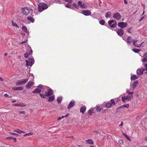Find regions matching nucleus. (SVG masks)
I'll return each mask as SVG.
<instances>
[{
    "mask_svg": "<svg viewBox=\"0 0 147 147\" xmlns=\"http://www.w3.org/2000/svg\"><path fill=\"white\" fill-rule=\"evenodd\" d=\"M14 105L16 106L24 107L26 105L25 104L22 103L19 104H15Z\"/></svg>",
    "mask_w": 147,
    "mask_h": 147,
    "instance_id": "obj_23",
    "label": "nucleus"
},
{
    "mask_svg": "<svg viewBox=\"0 0 147 147\" xmlns=\"http://www.w3.org/2000/svg\"><path fill=\"white\" fill-rule=\"evenodd\" d=\"M34 84V82L32 81H29L26 85V88L29 89Z\"/></svg>",
    "mask_w": 147,
    "mask_h": 147,
    "instance_id": "obj_12",
    "label": "nucleus"
},
{
    "mask_svg": "<svg viewBox=\"0 0 147 147\" xmlns=\"http://www.w3.org/2000/svg\"><path fill=\"white\" fill-rule=\"evenodd\" d=\"M28 80V78L22 81H19L16 82V86H18L20 85L24 84H26V82H27Z\"/></svg>",
    "mask_w": 147,
    "mask_h": 147,
    "instance_id": "obj_7",
    "label": "nucleus"
},
{
    "mask_svg": "<svg viewBox=\"0 0 147 147\" xmlns=\"http://www.w3.org/2000/svg\"><path fill=\"white\" fill-rule=\"evenodd\" d=\"M111 15V13L110 11L107 12L105 14V17L106 18H110Z\"/></svg>",
    "mask_w": 147,
    "mask_h": 147,
    "instance_id": "obj_22",
    "label": "nucleus"
},
{
    "mask_svg": "<svg viewBox=\"0 0 147 147\" xmlns=\"http://www.w3.org/2000/svg\"><path fill=\"white\" fill-rule=\"evenodd\" d=\"M27 19L29 21H30L32 23H33L34 21V19L33 17H28L27 18Z\"/></svg>",
    "mask_w": 147,
    "mask_h": 147,
    "instance_id": "obj_28",
    "label": "nucleus"
},
{
    "mask_svg": "<svg viewBox=\"0 0 147 147\" xmlns=\"http://www.w3.org/2000/svg\"><path fill=\"white\" fill-rule=\"evenodd\" d=\"M138 78L139 77L138 76L135 75H133L131 77V80H135Z\"/></svg>",
    "mask_w": 147,
    "mask_h": 147,
    "instance_id": "obj_21",
    "label": "nucleus"
},
{
    "mask_svg": "<svg viewBox=\"0 0 147 147\" xmlns=\"http://www.w3.org/2000/svg\"><path fill=\"white\" fill-rule=\"evenodd\" d=\"M121 17V16L119 13H114L113 16V18L114 19L117 20H119L120 19Z\"/></svg>",
    "mask_w": 147,
    "mask_h": 147,
    "instance_id": "obj_11",
    "label": "nucleus"
},
{
    "mask_svg": "<svg viewBox=\"0 0 147 147\" xmlns=\"http://www.w3.org/2000/svg\"><path fill=\"white\" fill-rule=\"evenodd\" d=\"M11 134H12V135H16V136H18V134H17L15 133H11Z\"/></svg>",
    "mask_w": 147,
    "mask_h": 147,
    "instance_id": "obj_56",
    "label": "nucleus"
},
{
    "mask_svg": "<svg viewBox=\"0 0 147 147\" xmlns=\"http://www.w3.org/2000/svg\"><path fill=\"white\" fill-rule=\"evenodd\" d=\"M47 88H48L47 86H43L41 84L39 85L38 86L37 88L33 91L32 93L34 94L40 93L44 91Z\"/></svg>",
    "mask_w": 147,
    "mask_h": 147,
    "instance_id": "obj_2",
    "label": "nucleus"
},
{
    "mask_svg": "<svg viewBox=\"0 0 147 147\" xmlns=\"http://www.w3.org/2000/svg\"><path fill=\"white\" fill-rule=\"evenodd\" d=\"M99 22L100 24L102 25H104L105 23V22L104 20H101L99 21Z\"/></svg>",
    "mask_w": 147,
    "mask_h": 147,
    "instance_id": "obj_41",
    "label": "nucleus"
},
{
    "mask_svg": "<svg viewBox=\"0 0 147 147\" xmlns=\"http://www.w3.org/2000/svg\"><path fill=\"white\" fill-rule=\"evenodd\" d=\"M111 103V105H115V102L113 100V99H112L110 100Z\"/></svg>",
    "mask_w": 147,
    "mask_h": 147,
    "instance_id": "obj_44",
    "label": "nucleus"
},
{
    "mask_svg": "<svg viewBox=\"0 0 147 147\" xmlns=\"http://www.w3.org/2000/svg\"><path fill=\"white\" fill-rule=\"evenodd\" d=\"M24 89V88L22 87H14L12 88V89L14 90H20L21 91L23 90Z\"/></svg>",
    "mask_w": 147,
    "mask_h": 147,
    "instance_id": "obj_17",
    "label": "nucleus"
},
{
    "mask_svg": "<svg viewBox=\"0 0 147 147\" xmlns=\"http://www.w3.org/2000/svg\"><path fill=\"white\" fill-rule=\"evenodd\" d=\"M132 29V28L130 27L127 30V31L129 33H131V30Z\"/></svg>",
    "mask_w": 147,
    "mask_h": 147,
    "instance_id": "obj_48",
    "label": "nucleus"
},
{
    "mask_svg": "<svg viewBox=\"0 0 147 147\" xmlns=\"http://www.w3.org/2000/svg\"><path fill=\"white\" fill-rule=\"evenodd\" d=\"M122 100L124 102H125V101L127 100L126 99V97L125 96H123L122 97Z\"/></svg>",
    "mask_w": 147,
    "mask_h": 147,
    "instance_id": "obj_46",
    "label": "nucleus"
},
{
    "mask_svg": "<svg viewBox=\"0 0 147 147\" xmlns=\"http://www.w3.org/2000/svg\"><path fill=\"white\" fill-rule=\"evenodd\" d=\"M127 92L129 94H132L134 93V92H131L129 90L127 91Z\"/></svg>",
    "mask_w": 147,
    "mask_h": 147,
    "instance_id": "obj_47",
    "label": "nucleus"
},
{
    "mask_svg": "<svg viewBox=\"0 0 147 147\" xmlns=\"http://www.w3.org/2000/svg\"><path fill=\"white\" fill-rule=\"evenodd\" d=\"M13 139L15 141H16V138L13 137Z\"/></svg>",
    "mask_w": 147,
    "mask_h": 147,
    "instance_id": "obj_64",
    "label": "nucleus"
},
{
    "mask_svg": "<svg viewBox=\"0 0 147 147\" xmlns=\"http://www.w3.org/2000/svg\"><path fill=\"white\" fill-rule=\"evenodd\" d=\"M4 96L5 97H7L9 96V95L7 94H4Z\"/></svg>",
    "mask_w": 147,
    "mask_h": 147,
    "instance_id": "obj_54",
    "label": "nucleus"
},
{
    "mask_svg": "<svg viewBox=\"0 0 147 147\" xmlns=\"http://www.w3.org/2000/svg\"><path fill=\"white\" fill-rule=\"evenodd\" d=\"M27 42V40H26V41H23V42H21V44H23V43H26Z\"/></svg>",
    "mask_w": 147,
    "mask_h": 147,
    "instance_id": "obj_55",
    "label": "nucleus"
},
{
    "mask_svg": "<svg viewBox=\"0 0 147 147\" xmlns=\"http://www.w3.org/2000/svg\"><path fill=\"white\" fill-rule=\"evenodd\" d=\"M117 32L118 35L121 36L123 35L124 32L122 29H119L117 30Z\"/></svg>",
    "mask_w": 147,
    "mask_h": 147,
    "instance_id": "obj_14",
    "label": "nucleus"
},
{
    "mask_svg": "<svg viewBox=\"0 0 147 147\" xmlns=\"http://www.w3.org/2000/svg\"><path fill=\"white\" fill-rule=\"evenodd\" d=\"M145 66L146 68V70L147 71V63H146L145 65Z\"/></svg>",
    "mask_w": 147,
    "mask_h": 147,
    "instance_id": "obj_59",
    "label": "nucleus"
},
{
    "mask_svg": "<svg viewBox=\"0 0 147 147\" xmlns=\"http://www.w3.org/2000/svg\"><path fill=\"white\" fill-rule=\"evenodd\" d=\"M96 110L97 112H100L101 110V109L100 106H96Z\"/></svg>",
    "mask_w": 147,
    "mask_h": 147,
    "instance_id": "obj_35",
    "label": "nucleus"
},
{
    "mask_svg": "<svg viewBox=\"0 0 147 147\" xmlns=\"http://www.w3.org/2000/svg\"><path fill=\"white\" fill-rule=\"evenodd\" d=\"M132 37L130 36H128L126 42L128 44L131 43L132 41Z\"/></svg>",
    "mask_w": 147,
    "mask_h": 147,
    "instance_id": "obj_19",
    "label": "nucleus"
},
{
    "mask_svg": "<svg viewBox=\"0 0 147 147\" xmlns=\"http://www.w3.org/2000/svg\"><path fill=\"white\" fill-rule=\"evenodd\" d=\"M112 105L111 103H108L106 105V107L107 108H110L111 107Z\"/></svg>",
    "mask_w": 147,
    "mask_h": 147,
    "instance_id": "obj_37",
    "label": "nucleus"
},
{
    "mask_svg": "<svg viewBox=\"0 0 147 147\" xmlns=\"http://www.w3.org/2000/svg\"><path fill=\"white\" fill-rule=\"evenodd\" d=\"M54 96H50L48 98V101L49 102L52 101L54 99Z\"/></svg>",
    "mask_w": 147,
    "mask_h": 147,
    "instance_id": "obj_30",
    "label": "nucleus"
},
{
    "mask_svg": "<svg viewBox=\"0 0 147 147\" xmlns=\"http://www.w3.org/2000/svg\"><path fill=\"white\" fill-rule=\"evenodd\" d=\"M129 104H126L125 105H123L120 106L117 108V110H119L120 109L122 108L123 107H126L127 108H129Z\"/></svg>",
    "mask_w": 147,
    "mask_h": 147,
    "instance_id": "obj_18",
    "label": "nucleus"
},
{
    "mask_svg": "<svg viewBox=\"0 0 147 147\" xmlns=\"http://www.w3.org/2000/svg\"><path fill=\"white\" fill-rule=\"evenodd\" d=\"M62 100V97H58L57 98V102L58 103H60Z\"/></svg>",
    "mask_w": 147,
    "mask_h": 147,
    "instance_id": "obj_29",
    "label": "nucleus"
},
{
    "mask_svg": "<svg viewBox=\"0 0 147 147\" xmlns=\"http://www.w3.org/2000/svg\"><path fill=\"white\" fill-rule=\"evenodd\" d=\"M32 49H31L30 51V53H31V54H32Z\"/></svg>",
    "mask_w": 147,
    "mask_h": 147,
    "instance_id": "obj_62",
    "label": "nucleus"
},
{
    "mask_svg": "<svg viewBox=\"0 0 147 147\" xmlns=\"http://www.w3.org/2000/svg\"><path fill=\"white\" fill-rule=\"evenodd\" d=\"M13 131L16 132L18 133H19L20 134H21L22 133H24V132L22 131L21 130L19 129H17L16 130H14Z\"/></svg>",
    "mask_w": 147,
    "mask_h": 147,
    "instance_id": "obj_31",
    "label": "nucleus"
},
{
    "mask_svg": "<svg viewBox=\"0 0 147 147\" xmlns=\"http://www.w3.org/2000/svg\"><path fill=\"white\" fill-rule=\"evenodd\" d=\"M127 23L123 22H119L117 24V26L121 28H124L127 26Z\"/></svg>",
    "mask_w": 147,
    "mask_h": 147,
    "instance_id": "obj_8",
    "label": "nucleus"
},
{
    "mask_svg": "<svg viewBox=\"0 0 147 147\" xmlns=\"http://www.w3.org/2000/svg\"><path fill=\"white\" fill-rule=\"evenodd\" d=\"M126 97V99L127 100L129 101H131V99L132 98L133 96L132 95H128Z\"/></svg>",
    "mask_w": 147,
    "mask_h": 147,
    "instance_id": "obj_27",
    "label": "nucleus"
},
{
    "mask_svg": "<svg viewBox=\"0 0 147 147\" xmlns=\"http://www.w3.org/2000/svg\"><path fill=\"white\" fill-rule=\"evenodd\" d=\"M132 50L135 53H138L140 51V49L134 48L132 49Z\"/></svg>",
    "mask_w": 147,
    "mask_h": 147,
    "instance_id": "obj_34",
    "label": "nucleus"
},
{
    "mask_svg": "<svg viewBox=\"0 0 147 147\" xmlns=\"http://www.w3.org/2000/svg\"><path fill=\"white\" fill-rule=\"evenodd\" d=\"M138 84V82L137 80L135 81L133 83L132 87L133 89H134L137 85Z\"/></svg>",
    "mask_w": 147,
    "mask_h": 147,
    "instance_id": "obj_24",
    "label": "nucleus"
},
{
    "mask_svg": "<svg viewBox=\"0 0 147 147\" xmlns=\"http://www.w3.org/2000/svg\"><path fill=\"white\" fill-rule=\"evenodd\" d=\"M86 142L89 144H93V142L91 139H89L86 141Z\"/></svg>",
    "mask_w": 147,
    "mask_h": 147,
    "instance_id": "obj_33",
    "label": "nucleus"
},
{
    "mask_svg": "<svg viewBox=\"0 0 147 147\" xmlns=\"http://www.w3.org/2000/svg\"><path fill=\"white\" fill-rule=\"evenodd\" d=\"M0 81H3V79L1 77H0Z\"/></svg>",
    "mask_w": 147,
    "mask_h": 147,
    "instance_id": "obj_58",
    "label": "nucleus"
},
{
    "mask_svg": "<svg viewBox=\"0 0 147 147\" xmlns=\"http://www.w3.org/2000/svg\"><path fill=\"white\" fill-rule=\"evenodd\" d=\"M65 1L69 3H71L73 2V0H64Z\"/></svg>",
    "mask_w": 147,
    "mask_h": 147,
    "instance_id": "obj_45",
    "label": "nucleus"
},
{
    "mask_svg": "<svg viewBox=\"0 0 147 147\" xmlns=\"http://www.w3.org/2000/svg\"><path fill=\"white\" fill-rule=\"evenodd\" d=\"M16 101V100H13L12 101V102H15Z\"/></svg>",
    "mask_w": 147,
    "mask_h": 147,
    "instance_id": "obj_63",
    "label": "nucleus"
},
{
    "mask_svg": "<svg viewBox=\"0 0 147 147\" xmlns=\"http://www.w3.org/2000/svg\"><path fill=\"white\" fill-rule=\"evenodd\" d=\"M144 18V17H143L142 18H141L140 20H139V21H142L143 19Z\"/></svg>",
    "mask_w": 147,
    "mask_h": 147,
    "instance_id": "obj_61",
    "label": "nucleus"
},
{
    "mask_svg": "<svg viewBox=\"0 0 147 147\" xmlns=\"http://www.w3.org/2000/svg\"><path fill=\"white\" fill-rule=\"evenodd\" d=\"M94 132L96 134H98V133H99V132L98 131H94Z\"/></svg>",
    "mask_w": 147,
    "mask_h": 147,
    "instance_id": "obj_57",
    "label": "nucleus"
},
{
    "mask_svg": "<svg viewBox=\"0 0 147 147\" xmlns=\"http://www.w3.org/2000/svg\"><path fill=\"white\" fill-rule=\"evenodd\" d=\"M75 104V101L74 100H72L70 102L69 104L67 107V109H70L73 107L74 105Z\"/></svg>",
    "mask_w": 147,
    "mask_h": 147,
    "instance_id": "obj_15",
    "label": "nucleus"
},
{
    "mask_svg": "<svg viewBox=\"0 0 147 147\" xmlns=\"http://www.w3.org/2000/svg\"><path fill=\"white\" fill-rule=\"evenodd\" d=\"M124 3L125 4H127V2L126 1V0H124Z\"/></svg>",
    "mask_w": 147,
    "mask_h": 147,
    "instance_id": "obj_60",
    "label": "nucleus"
},
{
    "mask_svg": "<svg viewBox=\"0 0 147 147\" xmlns=\"http://www.w3.org/2000/svg\"><path fill=\"white\" fill-rule=\"evenodd\" d=\"M81 13L85 16H88L91 14V12L88 10H83L82 11Z\"/></svg>",
    "mask_w": 147,
    "mask_h": 147,
    "instance_id": "obj_9",
    "label": "nucleus"
},
{
    "mask_svg": "<svg viewBox=\"0 0 147 147\" xmlns=\"http://www.w3.org/2000/svg\"><path fill=\"white\" fill-rule=\"evenodd\" d=\"M72 5L74 7H73V8H74H74H76L77 9H79V7L78 5H77L75 3H73Z\"/></svg>",
    "mask_w": 147,
    "mask_h": 147,
    "instance_id": "obj_25",
    "label": "nucleus"
},
{
    "mask_svg": "<svg viewBox=\"0 0 147 147\" xmlns=\"http://www.w3.org/2000/svg\"><path fill=\"white\" fill-rule=\"evenodd\" d=\"M12 25L13 26H16L17 28H18L19 27V26L18 25L16 24V23L14 22L13 21H12Z\"/></svg>",
    "mask_w": 147,
    "mask_h": 147,
    "instance_id": "obj_39",
    "label": "nucleus"
},
{
    "mask_svg": "<svg viewBox=\"0 0 147 147\" xmlns=\"http://www.w3.org/2000/svg\"><path fill=\"white\" fill-rule=\"evenodd\" d=\"M93 113V108L91 109L88 111V113L89 115Z\"/></svg>",
    "mask_w": 147,
    "mask_h": 147,
    "instance_id": "obj_42",
    "label": "nucleus"
},
{
    "mask_svg": "<svg viewBox=\"0 0 147 147\" xmlns=\"http://www.w3.org/2000/svg\"><path fill=\"white\" fill-rule=\"evenodd\" d=\"M122 134L128 140H130V138L129 137V136L127 135V134L124 133H122Z\"/></svg>",
    "mask_w": 147,
    "mask_h": 147,
    "instance_id": "obj_38",
    "label": "nucleus"
},
{
    "mask_svg": "<svg viewBox=\"0 0 147 147\" xmlns=\"http://www.w3.org/2000/svg\"><path fill=\"white\" fill-rule=\"evenodd\" d=\"M71 5H72L71 4H70L68 3L66 5H65V7L68 8L72 9L73 10H74V9L73 8V7H71Z\"/></svg>",
    "mask_w": 147,
    "mask_h": 147,
    "instance_id": "obj_32",
    "label": "nucleus"
},
{
    "mask_svg": "<svg viewBox=\"0 0 147 147\" xmlns=\"http://www.w3.org/2000/svg\"><path fill=\"white\" fill-rule=\"evenodd\" d=\"M47 89V91H45L44 93H40V95L42 98H46V97H49L50 96L53 94V91L52 89L48 87V88H46Z\"/></svg>",
    "mask_w": 147,
    "mask_h": 147,
    "instance_id": "obj_1",
    "label": "nucleus"
},
{
    "mask_svg": "<svg viewBox=\"0 0 147 147\" xmlns=\"http://www.w3.org/2000/svg\"><path fill=\"white\" fill-rule=\"evenodd\" d=\"M31 55V53H29L28 52H26L24 54V57L26 58H27L29 55Z\"/></svg>",
    "mask_w": 147,
    "mask_h": 147,
    "instance_id": "obj_43",
    "label": "nucleus"
},
{
    "mask_svg": "<svg viewBox=\"0 0 147 147\" xmlns=\"http://www.w3.org/2000/svg\"><path fill=\"white\" fill-rule=\"evenodd\" d=\"M32 135V134L31 132H30L28 133H27L26 134H25L24 136H30Z\"/></svg>",
    "mask_w": 147,
    "mask_h": 147,
    "instance_id": "obj_52",
    "label": "nucleus"
},
{
    "mask_svg": "<svg viewBox=\"0 0 147 147\" xmlns=\"http://www.w3.org/2000/svg\"><path fill=\"white\" fill-rule=\"evenodd\" d=\"M30 9H31L32 11H33L32 9H29L27 7L24 8L22 9V12L24 15L26 16H27L29 13Z\"/></svg>",
    "mask_w": 147,
    "mask_h": 147,
    "instance_id": "obj_6",
    "label": "nucleus"
},
{
    "mask_svg": "<svg viewBox=\"0 0 147 147\" xmlns=\"http://www.w3.org/2000/svg\"><path fill=\"white\" fill-rule=\"evenodd\" d=\"M108 23L109 25H110L111 28H115L117 26V22L115 20H109L108 22Z\"/></svg>",
    "mask_w": 147,
    "mask_h": 147,
    "instance_id": "obj_4",
    "label": "nucleus"
},
{
    "mask_svg": "<svg viewBox=\"0 0 147 147\" xmlns=\"http://www.w3.org/2000/svg\"><path fill=\"white\" fill-rule=\"evenodd\" d=\"M144 69L141 68L140 69H138L136 71L137 74L138 75H140L143 74V72L145 71Z\"/></svg>",
    "mask_w": 147,
    "mask_h": 147,
    "instance_id": "obj_13",
    "label": "nucleus"
},
{
    "mask_svg": "<svg viewBox=\"0 0 147 147\" xmlns=\"http://www.w3.org/2000/svg\"><path fill=\"white\" fill-rule=\"evenodd\" d=\"M137 41H138V40L136 39L133 40H132V42H133V45L135 46L136 47H140V46H141L142 43L141 44H138V45L136 44V42H137Z\"/></svg>",
    "mask_w": 147,
    "mask_h": 147,
    "instance_id": "obj_16",
    "label": "nucleus"
},
{
    "mask_svg": "<svg viewBox=\"0 0 147 147\" xmlns=\"http://www.w3.org/2000/svg\"><path fill=\"white\" fill-rule=\"evenodd\" d=\"M56 3L62 4L63 3V1H61L60 0H56Z\"/></svg>",
    "mask_w": 147,
    "mask_h": 147,
    "instance_id": "obj_40",
    "label": "nucleus"
},
{
    "mask_svg": "<svg viewBox=\"0 0 147 147\" xmlns=\"http://www.w3.org/2000/svg\"><path fill=\"white\" fill-rule=\"evenodd\" d=\"M13 137L12 136L8 137L6 138V139L7 140L13 139Z\"/></svg>",
    "mask_w": 147,
    "mask_h": 147,
    "instance_id": "obj_51",
    "label": "nucleus"
},
{
    "mask_svg": "<svg viewBox=\"0 0 147 147\" xmlns=\"http://www.w3.org/2000/svg\"><path fill=\"white\" fill-rule=\"evenodd\" d=\"M78 4L80 6V8L82 9H86L87 7V5L84 2L81 1H78Z\"/></svg>",
    "mask_w": 147,
    "mask_h": 147,
    "instance_id": "obj_5",
    "label": "nucleus"
},
{
    "mask_svg": "<svg viewBox=\"0 0 147 147\" xmlns=\"http://www.w3.org/2000/svg\"><path fill=\"white\" fill-rule=\"evenodd\" d=\"M22 29L25 32H27V29L26 26H23L22 27Z\"/></svg>",
    "mask_w": 147,
    "mask_h": 147,
    "instance_id": "obj_36",
    "label": "nucleus"
},
{
    "mask_svg": "<svg viewBox=\"0 0 147 147\" xmlns=\"http://www.w3.org/2000/svg\"><path fill=\"white\" fill-rule=\"evenodd\" d=\"M26 66H32L34 64V62H33V61L32 59H29L28 60H26Z\"/></svg>",
    "mask_w": 147,
    "mask_h": 147,
    "instance_id": "obj_10",
    "label": "nucleus"
},
{
    "mask_svg": "<svg viewBox=\"0 0 147 147\" xmlns=\"http://www.w3.org/2000/svg\"><path fill=\"white\" fill-rule=\"evenodd\" d=\"M119 142L121 144H123L124 143L123 141L122 140H120L119 141Z\"/></svg>",
    "mask_w": 147,
    "mask_h": 147,
    "instance_id": "obj_49",
    "label": "nucleus"
},
{
    "mask_svg": "<svg viewBox=\"0 0 147 147\" xmlns=\"http://www.w3.org/2000/svg\"><path fill=\"white\" fill-rule=\"evenodd\" d=\"M123 122H121V124H120L119 125V126L120 127H121L122 126H123Z\"/></svg>",
    "mask_w": 147,
    "mask_h": 147,
    "instance_id": "obj_53",
    "label": "nucleus"
},
{
    "mask_svg": "<svg viewBox=\"0 0 147 147\" xmlns=\"http://www.w3.org/2000/svg\"><path fill=\"white\" fill-rule=\"evenodd\" d=\"M86 109V107L85 106H82L80 109V112L83 113Z\"/></svg>",
    "mask_w": 147,
    "mask_h": 147,
    "instance_id": "obj_20",
    "label": "nucleus"
},
{
    "mask_svg": "<svg viewBox=\"0 0 147 147\" xmlns=\"http://www.w3.org/2000/svg\"><path fill=\"white\" fill-rule=\"evenodd\" d=\"M19 113L20 114H25V112L24 111H20L19 112Z\"/></svg>",
    "mask_w": 147,
    "mask_h": 147,
    "instance_id": "obj_50",
    "label": "nucleus"
},
{
    "mask_svg": "<svg viewBox=\"0 0 147 147\" xmlns=\"http://www.w3.org/2000/svg\"><path fill=\"white\" fill-rule=\"evenodd\" d=\"M143 57H145L142 60V62H146L147 61V54H144L143 55Z\"/></svg>",
    "mask_w": 147,
    "mask_h": 147,
    "instance_id": "obj_26",
    "label": "nucleus"
},
{
    "mask_svg": "<svg viewBox=\"0 0 147 147\" xmlns=\"http://www.w3.org/2000/svg\"><path fill=\"white\" fill-rule=\"evenodd\" d=\"M48 7V5L43 2H40L38 4V11L41 12L44 10L47 9Z\"/></svg>",
    "mask_w": 147,
    "mask_h": 147,
    "instance_id": "obj_3",
    "label": "nucleus"
}]
</instances>
